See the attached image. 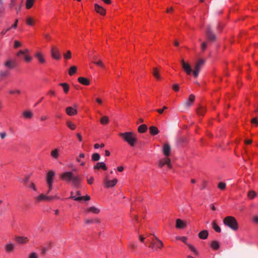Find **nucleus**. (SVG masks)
<instances>
[{
	"mask_svg": "<svg viewBox=\"0 0 258 258\" xmlns=\"http://www.w3.org/2000/svg\"><path fill=\"white\" fill-rule=\"evenodd\" d=\"M11 30V28L9 27V28H8L7 29H3L1 33V34L2 35V36H4V35L6 34V33L9 31V30Z\"/></svg>",
	"mask_w": 258,
	"mask_h": 258,
	"instance_id": "obj_54",
	"label": "nucleus"
},
{
	"mask_svg": "<svg viewBox=\"0 0 258 258\" xmlns=\"http://www.w3.org/2000/svg\"><path fill=\"white\" fill-rule=\"evenodd\" d=\"M119 136L132 147H134L137 141L136 135L133 132L120 133Z\"/></svg>",
	"mask_w": 258,
	"mask_h": 258,
	"instance_id": "obj_2",
	"label": "nucleus"
},
{
	"mask_svg": "<svg viewBox=\"0 0 258 258\" xmlns=\"http://www.w3.org/2000/svg\"><path fill=\"white\" fill-rule=\"evenodd\" d=\"M87 182L89 184H92L94 181V178L92 176L90 177L89 178L87 177Z\"/></svg>",
	"mask_w": 258,
	"mask_h": 258,
	"instance_id": "obj_51",
	"label": "nucleus"
},
{
	"mask_svg": "<svg viewBox=\"0 0 258 258\" xmlns=\"http://www.w3.org/2000/svg\"><path fill=\"white\" fill-rule=\"evenodd\" d=\"M94 7H95V10L97 13H98L102 15H105L106 11L103 7L99 6L97 4H95Z\"/></svg>",
	"mask_w": 258,
	"mask_h": 258,
	"instance_id": "obj_16",
	"label": "nucleus"
},
{
	"mask_svg": "<svg viewBox=\"0 0 258 258\" xmlns=\"http://www.w3.org/2000/svg\"><path fill=\"white\" fill-rule=\"evenodd\" d=\"M78 81L80 83L85 86H88L90 83L89 79L82 77L78 78Z\"/></svg>",
	"mask_w": 258,
	"mask_h": 258,
	"instance_id": "obj_19",
	"label": "nucleus"
},
{
	"mask_svg": "<svg viewBox=\"0 0 258 258\" xmlns=\"http://www.w3.org/2000/svg\"><path fill=\"white\" fill-rule=\"evenodd\" d=\"M186 226V224L180 219L176 220V228L178 229H182Z\"/></svg>",
	"mask_w": 258,
	"mask_h": 258,
	"instance_id": "obj_18",
	"label": "nucleus"
},
{
	"mask_svg": "<svg viewBox=\"0 0 258 258\" xmlns=\"http://www.w3.org/2000/svg\"><path fill=\"white\" fill-rule=\"evenodd\" d=\"M60 178L68 182H72V184L75 187L79 186L81 181V178L79 175L75 176L71 171L64 172L60 175Z\"/></svg>",
	"mask_w": 258,
	"mask_h": 258,
	"instance_id": "obj_1",
	"label": "nucleus"
},
{
	"mask_svg": "<svg viewBox=\"0 0 258 258\" xmlns=\"http://www.w3.org/2000/svg\"><path fill=\"white\" fill-rule=\"evenodd\" d=\"M166 164L168 167L171 168L170 163V159L168 158H165L160 160L159 162L158 166L160 167H162L164 165Z\"/></svg>",
	"mask_w": 258,
	"mask_h": 258,
	"instance_id": "obj_11",
	"label": "nucleus"
},
{
	"mask_svg": "<svg viewBox=\"0 0 258 258\" xmlns=\"http://www.w3.org/2000/svg\"><path fill=\"white\" fill-rule=\"evenodd\" d=\"M204 63L205 60L203 59H200L196 63L193 71V75L195 77L197 78L198 76L199 72Z\"/></svg>",
	"mask_w": 258,
	"mask_h": 258,
	"instance_id": "obj_5",
	"label": "nucleus"
},
{
	"mask_svg": "<svg viewBox=\"0 0 258 258\" xmlns=\"http://www.w3.org/2000/svg\"><path fill=\"white\" fill-rule=\"evenodd\" d=\"M70 198L75 201H81L83 200L85 201H89L90 200V197L88 195L79 197H76L75 196H71Z\"/></svg>",
	"mask_w": 258,
	"mask_h": 258,
	"instance_id": "obj_20",
	"label": "nucleus"
},
{
	"mask_svg": "<svg viewBox=\"0 0 258 258\" xmlns=\"http://www.w3.org/2000/svg\"><path fill=\"white\" fill-rule=\"evenodd\" d=\"M29 258H38V256L36 253L32 252L30 254Z\"/></svg>",
	"mask_w": 258,
	"mask_h": 258,
	"instance_id": "obj_57",
	"label": "nucleus"
},
{
	"mask_svg": "<svg viewBox=\"0 0 258 258\" xmlns=\"http://www.w3.org/2000/svg\"><path fill=\"white\" fill-rule=\"evenodd\" d=\"M253 222L257 224H258V215L254 216L253 217Z\"/></svg>",
	"mask_w": 258,
	"mask_h": 258,
	"instance_id": "obj_64",
	"label": "nucleus"
},
{
	"mask_svg": "<svg viewBox=\"0 0 258 258\" xmlns=\"http://www.w3.org/2000/svg\"><path fill=\"white\" fill-rule=\"evenodd\" d=\"M5 250L7 252H12L15 248V245L13 243H10L6 244Z\"/></svg>",
	"mask_w": 258,
	"mask_h": 258,
	"instance_id": "obj_23",
	"label": "nucleus"
},
{
	"mask_svg": "<svg viewBox=\"0 0 258 258\" xmlns=\"http://www.w3.org/2000/svg\"><path fill=\"white\" fill-rule=\"evenodd\" d=\"M187 245L188 246V247L190 248V249L196 255H198L199 254L198 251L197 250V249L195 248V247L190 244H187Z\"/></svg>",
	"mask_w": 258,
	"mask_h": 258,
	"instance_id": "obj_43",
	"label": "nucleus"
},
{
	"mask_svg": "<svg viewBox=\"0 0 258 258\" xmlns=\"http://www.w3.org/2000/svg\"><path fill=\"white\" fill-rule=\"evenodd\" d=\"M206 34L208 40L214 41L216 39V36L212 30V26L209 25L206 27Z\"/></svg>",
	"mask_w": 258,
	"mask_h": 258,
	"instance_id": "obj_6",
	"label": "nucleus"
},
{
	"mask_svg": "<svg viewBox=\"0 0 258 258\" xmlns=\"http://www.w3.org/2000/svg\"><path fill=\"white\" fill-rule=\"evenodd\" d=\"M206 112V109L203 106H200L197 109V113L199 115H204Z\"/></svg>",
	"mask_w": 258,
	"mask_h": 258,
	"instance_id": "obj_36",
	"label": "nucleus"
},
{
	"mask_svg": "<svg viewBox=\"0 0 258 258\" xmlns=\"http://www.w3.org/2000/svg\"><path fill=\"white\" fill-rule=\"evenodd\" d=\"M117 182V179L114 178L111 180H108L107 179H104V183L105 187L106 188H109L113 187Z\"/></svg>",
	"mask_w": 258,
	"mask_h": 258,
	"instance_id": "obj_9",
	"label": "nucleus"
},
{
	"mask_svg": "<svg viewBox=\"0 0 258 258\" xmlns=\"http://www.w3.org/2000/svg\"><path fill=\"white\" fill-rule=\"evenodd\" d=\"M154 238H152L149 247L154 250H157L158 248L161 249L163 246V242L155 235Z\"/></svg>",
	"mask_w": 258,
	"mask_h": 258,
	"instance_id": "obj_4",
	"label": "nucleus"
},
{
	"mask_svg": "<svg viewBox=\"0 0 258 258\" xmlns=\"http://www.w3.org/2000/svg\"><path fill=\"white\" fill-rule=\"evenodd\" d=\"M147 130V126L145 124H142L138 127V131L140 133H144L146 132Z\"/></svg>",
	"mask_w": 258,
	"mask_h": 258,
	"instance_id": "obj_31",
	"label": "nucleus"
},
{
	"mask_svg": "<svg viewBox=\"0 0 258 258\" xmlns=\"http://www.w3.org/2000/svg\"><path fill=\"white\" fill-rule=\"evenodd\" d=\"M15 240L17 242L20 244H23L27 242L28 239L27 237L23 236H16L15 238Z\"/></svg>",
	"mask_w": 258,
	"mask_h": 258,
	"instance_id": "obj_21",
	"label": "nucleus"
},
{
	"mask_svg": "<svg viewBox=\"0 0 258 258\" xmlns=\"http://www.w3.org/2000/svg\"><path fill=\"white\" fill-rule=\"evenodd\" d=\"M91 159L93 161H98L100 159V156L99 153H93L91 156Z\"/></svg>",
	"mask_w": 258,
	"mask_h": 258,
	"instance_id": "obj_35",
	"label": "nucleus"
},
{
	"mask_svg": "<svg viewBox=\"0 0 258 258\" xmlns=\"http://www.w3.org/2000/svg\"><path fill=\"white\" fill-rule=\"evenodd\" d=\"M21 46V43L19 41H18V40H15L14 41V48H17Z\"/></svg>",
	"mask_w": 258,
	"mask_h": 258,
	"instance_id": "obj_49",
	"label": "nucleus"
},
{
	"mask_svg": "<svg viewBox=\"0 0 258 258\" xmlns=\"http://www.w3.org/2000/svg\"><path fill=\"white\" fill-rule=\"evenodd\" d=\"M223 223L233 231H236L238 229V223L234 217H226L223 220Z\"/></svg>",
	"mask_w": 258,
	"mask_h": 258,
	"instance_id": "obj_3",
	"label": "nucleus"
},
{
	"mask_svg": "<svg viewBox=\"0 0 258 258\" xmlns=\"http://www.w3.org/2000/svg\"><path fill=\"white\" fill-rule=\"evenodd\" d=\"M29 176H27L25 177V178L22 179L21 180V182L24 183V184L25 186H28L29 184Z\"/></svg>",
	"mask_w": 258,
	"mask_h": 258,
	"instance_id": "obj_44",
	"label": "nucleus"
},
{
	"mask_svg": "<svg viewBox=\"0 0 258 258\" xmlns=\"http://www.w3.org/2000/svg\"><path fill=\"white\" fill-rule=\"evenodd\" d=\"M256 196V192L253 190H250L248 192L247 197L250 200L253 199Z\"/></svg>",
	"mask_w": 258,
	"mask_h": 258,
	"instance_id": "obj_38",
	"label": "nucleus"
},
{
	"mask_svg": "<svg viewBox=\"0 0 258 258\" xmlns=\"http://www.w3.org/2000/svg\"><path fill=\"white\" fill-rule=\"evenodd\" d=\"M23 115L24 118L29 119L32 117L33 113L31 111H25L23 112Z\"/></svg>",
	"mask_w": 258,
	"mask_h": 258,
	"instance_id": "obj_28",
	"label": "nucleus"
},
{
	"mask_svg": "<svg viewBox=\"0 0 258 258\" xmlns=\"http://www.w3.org/2000/svg\"><path fill=\"white\" fill-rule=\"evenodd\" d=\"M170 151L171 148L170 145L167 143L165 144L163 147V153L164 155L166 157H168L170 154Z\"/></svg>",
	"mask_w": 258,
	"mask_h": 258,
	"instance_id": "obj_14",
	"label": "nucleus"
},
{
	"mask_svg": "<svg viewBox=\"0 0 258 258\" xmlns=\"http://www.w3.org/2000/svg\"><path fill=\"white\" fill-rule=\"evenodd\" d=\"M86 213L92 212L94 214H97L100 212V210L94 206L91 207L85 211Z\"/></svg>",
	"mask_w": 258,
	"mask_h": 258,
	"instance_id": "obj_22",
	"label": "nucleus"
},
{
	"mask_svg": "<svg viewBox=\"0 0 258 258\" xmlns=\"http://www.w3.org/2000/svg\"><path fill=\"white\" fill-rule=\"evenodd\" d=\"M213 228L218 233H220L221 231L220 227L217 224L216 221L214 220L212 223Z\"/></svg>",
	"mask_w": 258,
	"mask_h": 258,
	"instance_id": "obj_29",
	"label": "nucleus"
},
{
	"mask_svg": "<svg viewBox=\"0 0 258 258\" xmlns=\"http://www.w3.org/2000/svg\"><path fill=\"white\" fill-rule=\"evenodd\" d=\"M75 108L72 107H68L66 109V112L67 114L70 116H73L77 114V110L76 108L77 107V105H74Z\"/></svg>",
	"mask_w": 258,
	"mask_h": 258,
	"instance_id": "obj_10",
	"label": "nucleus"
},
{
	"mask_svg": "<svg viewBox=\"0 0 258 258\" xmlns=\"http://www.w3.org/2000/svg\"><path fill=\"white\" fill-rule=\"evenodd\" d=\"M18 20H16L15 23L13 24V25L10 27L11 29H16L17 27L18 26Z\"/></svg>",
	"mask_w": 258,
	"mask_h": 258,
	"instance_id": "obj_55",
	"label": "nucleus"
},
{
	"mask_svg": "<svg viewBox=\"0 0 258 258\" xmlns=\"http://www.w3.org/2000/svg\"><path fill=\"white\" fill-rule=\"evenodd\" d=\"M207 48V43L204 42L201 44V49L203 51H204Z\"/></svg>",
	"mask_w": 258,
	"mask_h": 258,
	"instance_id": "obj_59",
	"label": "nucleus"
},
{
	"mask_svg": "<svg viewBox=\"0 0 258 258\" xmlns=\"http://www.w3.org/2000/svg\"><path fill=\"white\" fill-rule=\"evenodd\" d=\"M55 172L52 170L48 171L46 176V182L48 184H52Z\"/></svg>",
	"mask_w": 258,
	"mask_h": 258,
	"instance_id": "obj_13",
	"label": "nucleus"
},
{
	"mask_svg": "<svg viewBox=\"0 0 258 258\" xmlns=\"http://www.w3.org/2000/svg\"><path fill=\"white\" fill-rule=\"evenodd\" d=\"M179 240H181L182 241H183L184 243H185L186 245L187 244H188L187 242H186V240H187V238L185 236H182V237H179Z\"/></svg>",
	"mask_w": 258,
	"mask_h": 258,
	"instance_id": "obj_60",
	"label": "nucleus"
},
{
	"mask_svg": "<svg viewBox=\"0 0 258 258\" xmlns=\"http://www.w3.org/2000/svg\"><path fill=\"white\" fill-rule=\"evenodd\" d=\"M93 62L95 64H97L99 66H100L102 68H104V67H105L104 64L103 63L102 61L101 60H98L97 61H93Z\"/></svg>",
	"mask_w": 258,
	"mask_h": 258,
	"instance_id": "obj_47",
	"label": "nucleus"
},
{
	"mask_svg": "<svg viewBox=\"0 0 258 258\" xmlns=\"http://www.w3.org/2000/svg\"><path fill=\"white\" fill-rule=\"evenodd\" d=\"M251 122L252 123L255 124L256 125H258V121L256 118H253L251 120Z\"/></svg>",
	"mask_w": 258,
	"mask_h": 258,
	"instance_id": "obj_63",
	"label": "nucleus"
},
{
	"mask_svg": "<svg viewBox=\"0 0 258 258\" xmlns=\"http://www.w3.org/2000/svg\"><path fill=\"white\" fill-rule=\"evenodd\" d=\"M93 168L94 169H102L104 170H106L107 169V166L103 162H98L96 165L94 166Z\"/></svg>",
	"mask_w": 258,
	"mask_h": 258,
	"instance_id": "obj_17",
	"label": "nucleus"
},
{
	"mask_svg": "<svg viewBox=\"0 0 258 258\" xmlns=\"http://www.w3.org/2000/svg\"><path fill=\"white\" fill-rule=\"evenodd\" d=\"M28 187H29L30 188H32L34 190L36 191L37 190L36 187H35V184L33 182H30L29 184H28Z\"/></svg>",
	"mask_w": 258,
	"mask_h": 258,
	"instance_id": "obj_53",
	"label": "nucleus"
},
{
	"mask_svg": "<svg viewBox=\"0 0 258 258\" xmlns=\"http://www.w3.org/2000/svg\"><path fill=\"white\" fill-rule=\"evenodd\" d=\"M226 184L225 183L220 182L218 183V187L221 190H224L226 188Z\"/></svg>",
	"mask_w": 258,
	"mask_h": 258,
	"instance_id": "obj_45",
	"label": "nucleus"
},
{
	"mask_svg": "<svg viewBox=\"0 0 258 258\" xmlns=\"http://www.w3.org/2000/svg\"><path fill=\"white\" fill-rule=\"evenodd\" d=\"M109 122V118L107 116H103L100 119V123L103 125L108 124Z\"/></svg>",
	"mask_w": 258,
	"mask_h": 258,
	"instance_id": "obj_34",
	"label": "nucleus"
},
{
	"mask_svg": "<svg viewBox=\"0 0 258 258\" xmlns=\"http://www.w3.org/2000/svg\"><path fill=\"white\" fill-rule=\"evenodd\" d=\"M85 154L84 153H81L79 156L76 158V160L77 162H81V158H85Z\"/></svg>",
	"mask_w": 258,
	"mask_h": 258,
	"instance_id": "obj_48",
	"label": "nucleus"
},
{
	"mask_svg": "<svg viewBox=\"0 0 258 258\" xmlns=\"http://www.w3.org/2000/svg\"><path fill=\"white\" fill-rule=\"evenodd\" d=\"M211 247L214 250H217L219 248L220 245L217 241H213L211 242Z\"/></svg>",
	"mask_w": 258,
	"mask_h": 258,
	"instance_id": "obj_32",
	"label": "nucleus"
},
{
	"mask_svg": "<svg viewBox=\"0 0 258 258\" xmlns=\"http://www.w3.org/2000/svg\"><path fill=\"white\" fill-rule=\"evenodd\" d=\"M24 58L26 62L30 61L32 60V57L27 55H24Z\"/></svg>",
	"mask_w": 258,
	"mask_h": 258,
	"instance_id": "obj_52",
	"label": "nucleus"
},
{
	"mask_svg": "<svg viewBox=\"0 0 258 258\" xmlns=\"http://www.w3.org/2000/svg\"><path fill=\"white\" fill-rule=\"evenodd\" d=\"M67 125L71 130H74L76 128V125L73 122H72L71 121H67Z\"/></svg>",
	"mask_w": 258,
	"mask_h": 258,
	"instance_id": "obj_42",
	"label": "nucleus"
},
{
	"mask_svg": "<svg viewBox=\"0 0 258 258\" xmlns=\"http://www.w3.org/2000/svg\"><path fill=\"white\" fill-rule=\"evenodd\" d=\"M47 198H48L47 196L41 194L36 198V200L37 202H40L41 201H47Z\"/></svg>",
	"mask_w": 258,
	"mask_h": 258,
	"instance_id": "obj_33",
	"label": "nucleus"
},
{
	"mask_svg": "<svg viewBox=\"0 0 258 258\" xmlns=\"http://www.w3.org/2000/svg\"><path fill=\"white\" fill-rule=\"evenodd\" d=\"M51 55L52 57L56 60H59L61 58V54L59 50L55 46H52L51 47Z\"/></svg>",
	"mask_w": 258,
	"mask_h": 258,
	"instance_id": "obj_7",
	"label": "nucleus"
},
{
	"mask_svg": "<svg viewBox=\"0 0 258 258\" xmlns=\"http://www.w3.org/2000/svg\"><path fill=\"white\" fill-rule=\"evenodd\" d=\"M26 23L29 26H33L34 24L33 19L31 17H28L26 20Z\"/></svg>",
	"mask_w": 258,
	"mask_h": 258,
	"instance_id": "obj_46",
	"label": "nucleus"
},
{
	"mask_svg": "<svg viewBox=\"0 0 258 258\" xmlns=\"http://www.w3.org/2000/svg\"><path fill=\"white\" fill-rule=\"evenodd\" d=\"M84 223L87 224H90L93 223V219H85Z\"/></svg>",
	"mask_w": 258,
	"mask_h": 258,
	"instance_id": "obj_50",
	"label": "nucleus"
},
{
	"mask_svg": "<svg viewBox=\"0 0 258 258\" xmlns=\"http://www.w3.org/2000/svg\"><path fill=\"white\" fill-rule=\"evenodd\" d=\"M59 86H61L63 88L64 93L65 94H67L69 91V85L66 83H60L59 84Z\"/></svg>",
	"mask_w": 258,
	"mask_h": 258,
	"instance_id": "obj_27",
	"label": "nucleus"
},
{
	"mask_svg": "<svg viewBox=\"0 0 258 258\" xmlns=\"http://www.w3.org/2000/svg\"><path fill=\"white\" fill-rule=\"evenodd\" d=\"M159 72V70L157 68H154L153 69V75L157 79H160V76Z\"/></svg>",
	"mask_w": 258,
	"mask_h": 258,
	"instance_id": "obj_30",
	"label": "nucleus"
},
{
	"mask_svg": "<svg viewBox=\"0 0 258 258\" xmlns=\"http://www.w3.org/2000/svg\"><path fill=\"white\" fill-rule=\"evenodd\" d=\"M149 132L150 134L153 136H155L159 133L158 128L155 126H151L149 127Z\"/></svg>",
	"mask_w": 258,
	"mask_h": 258,
	"instance_id": "obj_25",
	"label": "nucleus"
},
{
	"mask_svg": "<svg viewBox=\"0 0 258 258\" xmlns=\"http://www.w3.org/2000/svg\"><path fill=\"white\" fill-rule=\"evenodd\" d=\"M17 65L16 61L15 60H12L11 59H8L6 62L5 63V66L7 68L12 69Z\"/></svg>",
	"mask_w": 258,
	"mask_h": 258,
	"instance_id": "obj_12",
	"label": "nucleus"
},
{
	"mask_svg": "<svg viewBox=\"0 0 258 258\" xmlns=\"http://www.w3.org/2000/svg\"><path fill=\"white\" fill-rule=\"evenodd\" d=\"M35 56L37 57L39 61L41 63H44L45 60L43 55L40 52H37L35 54Z\"/></svg>",
	"mask_w": 258,
	"mask_h": 258,
	"instance_id": "obj_26",
	"label": "nucleus"
},
{
	"mask_svg": "<svg viewBox=\"0 0 258 258\" xmlns=\"http://www.w3.org/2000/svg\"><path fill=\"white\" fill-rule=\"evenodd\" d=\"M58 151L59 150L57 149L52 150L51 152V156L54 159L57 158L59 156Z\"/></svg>",
	"mask_w": 258,
	"mask_h": 258,
	"instance_id": "obj_37",
	"label": "nucleus"
},
{
	"mask_svg": "<svg viewBox=\"0 0 258 258\" xmlns=\"http://www.w3.org/2000/svg\"><path fill=\"white\" fill-rule=\"evenodd\" d=\"M63 57L65 59H69L72 57V53L70 50H68L66 53L63 54Z\"/></svg>",
	"mask_w": 258,
	"mask_h": 258,
	"instance_id": "obj_40",
	"label": "nucleus"
},
{
	"mask_svg": "<svg viewBox=\"0 0 258 258\" xmlns=\"http://www.w3.org/2000/svg\"><path fill=\"white\" fill-rule=\"evenodd\" d=\"M4 11V8L3 5L2 0H0V14L2 13Z\"/></svg>",
	"mask_w": 258,
	"mask_h": 258,
	"instance_id": "obj_56",
	"label": "nucleus"
},
{
	"mask_svg": "<svg viewBox=\"0 0 258 258\" xmlns=\"http://www.w3.org/2000/svg\"><path fill=\"white\" fill-rule=\"evenodd\" d=\"M34 1L35 0H27L26 1V7L27 9H29L32 7Z\"/></svg>",
	"mask_w": 258,
	"mask_h": 258,
	"instance_id": "obj_41",
	"label": "nucleus"
},
{
	"mask_svg": "<svg viewBox=\"0 0 258 258\" xmlns=\"http://www.w3.org/2000/svg\"><path fill=\"white\" fill-rule=\"evenodd\" d=\"M77 68L76 66H72L69 70L70 76H73L77 71Z\"/></svg>",
	"mask_w": 258,
	"mask_h": 258,
	"instance_id": "obj_39",
	"label": "nucleus"
},
{
	"mask_svg": "<svg viewBox=\"0 0 258 258\" xmlns=\"http://www.w3.org/2000/svg\"><path fill=\"white\" fill-rule=\"evenodd\" d=\"M7 136V134L6 132H1L0 133V137L2 139H5Z\"/></svg>",
	"mask_w": 258,
	"mask_h": 258,
	"instance_id": "obj_62",
	"label": "nucleus"
},
{
	"mask_svg": "<svg viewBox=\"0 0 258 258\" xmlns=\"http://www.w3.org/2000/svg\"><path fill=\"white\" fill-rule=\"evenodd\" d=\"M9 93L11 94H13L15 93L20 94L21 92L19 90H11L9 91Z\"/></svg>",
	"mask_w": 258,
	"mask_h": 258,
	"instance_id": "obj_61",
	"label": "nucleus"
},
{
	"mask_svg": "<svg viewBox=\"0 0 258 258\" xmlns=\"http://www.w3.org/2000/svg\"><path fill=\"white\" fill-rule=\"evenodd\" d=\"M182 67L187 75H190L192 72L193 73L191 67L188 63L186 62L185 64H183Z\"/></svg>",
	"mask_w": 258,
	"mask_h": 258,
	"instance_id": "obj_15",
	"label": "nucleus"
},
{
	"mask_svg": "<svg viewBox=\"0 0 258 258\" xmlns=\"http://www.w3.org/2000/svg\"><path fill=\"white\" fill-rule=\"evenodd\" d=\"M208 235V231L206 230H204L199 233V237L202 239H206L207 238Z\"/></svg>",
	"mask_w": 258,
	"mask_h": 258,
	"instance_id": "obj_24",
	"label": "nucleus"
},
{
	"mask_svg": "<svg viewBox=\"0 0 258 258\" xmlns=\"http://www.w3.org/2000/svg\"><path fill=\"white\" fill-rule=\"evenodd\" d=\"M179 85L177 84H174L173 85V89L176 91V92H177L179 90Z\"/></svg>",
	"mask_w": 258,
	"mask_h": 258,
	"instance_id": "obj_58",
	"label": "nucleus"
},
{
	"mask_svg": "<svg viewBox=\"0 0 258 258\" xmlns=\"http://www.w3.org/2000/svg\"><path fill=\"white\" fill-rule=\"evenodd\" d=\"M195 99V96L193 94L190 95L188 99L186 100L184 103V107L186 108H189L191 106L192 103L194 102Z\"/></svg>",
	"mask_w": 258,
	"mask_h": 258,
	"instance_id": "obj_8",
	"label": "nucleus"
}]
</instances>
